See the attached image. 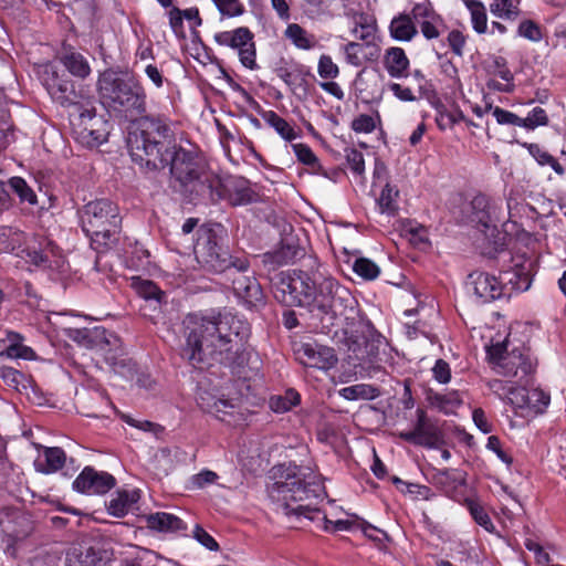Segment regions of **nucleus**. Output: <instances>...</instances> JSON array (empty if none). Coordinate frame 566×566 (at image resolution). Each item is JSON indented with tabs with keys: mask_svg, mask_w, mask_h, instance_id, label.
<instances>
[{
	"mask_svg": "<svg viewBox=\"0 0 566 566\" xmlns=\"http://www.w3.org/2000/svg\"><path fill=\"white\" fill-rule=\"evenodd\" d=\"M250 333L249 323L230 313L217 316L189 314L184 319L181 356L196 368L213 361H233L245 350Z\"/></svg>",
	"mask_w": 566,
	"mask_h": 566,
	"instance_id": "obj_1",
	"label": "nucleus"
},
{
	"mask_svg": "<svg viewBox=\"0 0 566 566\" xmlns=\"http://www.w3.org/2000/svg\"><path fill=\"white\" fill-rule=\"evenodd\" d=\"M269 478L272 483L268 485V493L276 512L296 521L307 518L319 522L327 532L348 531L352 527L350 521L331 520L313 506V500L325 495V488L322 476L310 467L279 464L271 469Z\"/></svg>",
	"mask_w": 566,
	"mask_h": 566,
	"instance_id": "obj_2",
	"label": "nucleus"
},
{
	"mask_svg": "<svg viewBox=\"0 0 566 566\" xmlns=\"http://www.w3.org/2000/svg\"><path fill=\"white\" fill-rule=\"evenodd\" d=\"M311 271L289 270L277 273L273 279L274 297L286 306H304L312 304L314 308L326 315L342 314L352 300L347 289L321 271L316 260L311 261Z\"/></svg>",
	"mask_w": 566,
	"mask_h": 566,
	"instance_id": "obj_3",
	"label": "nucleus"
},
{
	"mask_svg": "<svg viewBox=\"0 0 566 566\" xmlns=\"http://www.w3.org/2000/svg\"><path fill=\"white\" fill-rule=\"evenodd\" d=\"M132 159L149 170L165 168L167 154L177 145L167 118L144 116L137 122V130L128 138Z\"/></svg>",
	"mask_w": 566,
	"mask_h": 566,
	"instance_id": "obj_4",
	"label": "nucleus"
},
{
	"mask_svg": "<svg viewBox=\"0 0 566 566\" xmlns=\"http://www.w3.org/2000/svg\"><path fill=\"white\" fill-rule=\"evenodd\" d=\"M167 155L165 167H170L171 176L185 190L212 202L219 201L221 179L208 171L191 151L176 146Z\"/></svg>",
	"mask_w": 566,
	"mask_h": 566,
	"instance_id": "obj_5",
	"label": "nucleus"
},
{
	"mask_svg": "<svg viewBox=\"0 0 566 566\" xmlns=\"http://www.w3.org/2000/svg\"><path fill=\"white\" fill-rule=\"evenodd\" d=\"M97 87L101 98L126 118L146 112V91L134 77H120L116 72L107 70L99 75Z\"/></svg>",
	"mask_w": 566,
	"mask_h": 566,
	"instance_id": "obj_6",
	"label": "nucleus"
},
{
	"mask_svg": "<svg viewBox=\"0 0 566 566\" xmlns=\"http://www.w3.org/2000/svg\"><path fill=\"white\" fill-rule=\"evenodd\" d=\"M223 228L221 224L201 227L197 231L193 252L200 266L211 273L228 272L234 262L231 261L223 244Z\"/></svg>",
	"mask_w": 566,
	"mask_h": 566,
	"instance_id": "obj_7",
	"label": "nucleus"
},
{
	"mask_svg": "<svg viewBox=\"0 0 566 566\" xmlns=\"http://www.w3.org/2000/svg\"><path fill=\"white\" fill-rule=\"evenodd\" d=\"M81 221L84 232L93 241L107 244L120 226L118 207L107 199L88 202L81 213Z\"/></svg>",
	"mask_w": 566,
	"mask_h": 566,
	"instance_id": "obj_8",
	"label": "nucleus"
},
{
	"mask_svg": "<svg viewBox=\"0 0 566 566\" xmlns=\"http://www.w3.org/2000/svg\"><path fill=\"white\" fill-rule=\"evenodd\" d=\"M488 357L494 371L504 377H516L522 380L535 369V364L528 353L520 349L507 352L504 342L488 347Z\"/></svg>",
	"mask_w": 566,
	"mask_h": 566,
	"instance_id": "obj_9",
	"label": "nucleus"
},
{
	"mask_svg": "<svg viewBox=\"0 0 566 566\" xmlns=\"http://www.w3.org/2000/svg\"><path fill=\"white\" fill-rule=\"evenodd\" d=\"M25 243L27 237L22 231L12 228L0 229V252L14 253L17 256L36 266L52 265L49 256V251L53 253L51 243H49L48 249L43 251L32 250L29 245H25Z\"/></svg>",
	"mask_w": 566,
	"mask_h": 566,
	"instance_id": "obj_10",
	"label": "nucleus"
},
{
	"mask_svg": "<svg viewBox=\"0 0 566 566\" xmlns=\"http://www.w3.org/2000/svg\"><path fill=\"white\" fill-rule=\"evenodd\" d=\"M249 263L237 261L227 272L235 296L248 307H258L264 304V294L258 280L248 274Z\"/></svg>",
	"mask_w": 566,
	"mask_h": 566,
	"instance_id": "obj_11",
	"label": "nucleus"
},
{
	"mask_svg": "<svg viewBox=\"0 0 566 566\" xmlns=\"http://www.w3.org/2000/svg\"><path fill=\"white\" fill-rule=\"evenodd\" d=\"M253 38V33L245 27H240L231 31L219 32L214 35V40L219 45L237 50L240 62L249 70H255L259 67Z\"/></svg>",
	"mask_w": 566,
	"mask_h": 566,
	"instance_id": "obj_12",
	"label": "nucleus"
},
{
	"mask_svg": "<svg viewBox=\"0 0 566 566\" xmlns=\"http://www.w3.org/2000/svg\"><path fill=\"white\" fill-rule=\"evenodd\" d=\"M197 402L205 412L212 415L220 421L233 424L240 420L238 402L233 399H226L214 388L210 389L200 385Z\"/></svg>",
	"mask_w": 566,
	"mask_h": 566,
	"instance_id": "obj_13",
	"label": "nucleus"
},
{
	"mask_svg": "<svg viewBox=\"0 0 566 566\" xmlns=\"http://www.w3.org/2000/svg\"><path fill=\"white\" fill-rule=\"evenodd\" d=\"M40 78L50 96L60 105L67 107L78 104L80 94L75 91L74 84L61 75L55 65H42Z\"/></svg>",
	"mask_w": 566,
	"mask_h": 566,
	"instance_id": "obj_14",
	"label": "nucleus"
},
{
	"mask_svg": "<svg viewBox=\"0 0 566 566\" xmlns=\"http://www.w3.org/2000/svg\"><path fill=\"white\" fill-rule=\"evenodd\" d=\"M534 262L524 255L512 258V265L500 272L499 283L503 286V296L513 292H525L532 284Z\"/></svg>",
	"mask_w": 566,
	"mask_h": 566,
	"instance_id": "obj_15",
	"label": "nucleus"
},
{
	"mask_svg": "<svg viewBox=\"0 0 566 566\" xmlns=\"http://www.w3.org/2000/svg\"><path fill=\"white\" fill-rule=\"evenodd\" d=\"M411 14L417 29H420L427 40L438 39L447 29L443 18L434 10L430 0L413 2Z\"/></svg>",
	"mask_w": 566,
	"mask_h": 566,
	"instance_id": "obj_16",
	"label": "nucleus"
},
{
	"mask_svg": "<svg viewBox=\"0 0 566 566\" xmlns=\"http://www.w3.org/2000/svg\"><path fill=\"white\" fill-rule=\"evenodd\" d=\"M294 352L298 361L306 367L327 370L337 363L335 350L316 342L301 343Z\"/></svg>",
	"mask_w": 566,
	"mask_h": 566,
	"instance_id": "obj_17",
	"label": "nucleus"
},
{
	"mask_svg": "<svg viewBox=\"0 0 566 566\" xmlns=\"http://www.w3.org/2000/svg\"><path fill=\"white\" fill-rule=\"evenodd\" d=\"M115 478L91 467L84 468L73 482V489L86 494H104L115 486Z\"/></svg>",
	"mask_w": 566,
	"mask_h": 566,
	"instance_id": "obj_18",
	"label": "nucleus"
},
{
	"mask_svg": "<svg viewBox=\"0 0 566 566\" xmlns=\"http://www.w3.org/2000/svg\"><path fill=\"white\" fill-rule=\"evenodd\" d=\"M467 289L481 303L491 302L503 296V286L499 283L497 277L488 273H471L467 282Z\"/></svg>",
	"mask_w": 566,
	"mask_h": 566,
	"instance_id": "obj_19",
	"label": "nucleus"
},
{
	"mask_svg": "<svg viewBox=\"0 0 566 566\" xmlns=\"http://www.w3.org/2000/svg\"><path fill=\"white\" fill-rule=\"evenodd\" d=\"M465 482L467 474L459 469L438 470L432 475V483L448 497L458 503H462L463 499H465L463 494Z\"/></svg>",
	"mask_w": 566,
	"mask_h": 566,
	"instance_id": "obj_20",
	"label": "nucleus"
},
{
	"mask_svg": "<svg viewBox=\"0 0 566 566\" xmlns=\"http://www.w3.org/2000/svg\"><path fill=\"white\" fill-rule=\"evenodd\" d=\"M399 437L407 442L428 448L434 447L440 439L438 429L427 421L423 411H419L413 430L400 432Z\"/></svg>",
	"mask_w": 566,
	"mask_h": 566,
	"instance_id": "obj_21",
	"label": "nucleus"
},
{
	"mask_svg": "<svg viewBox=\"0 0 566 566\" xmlns=\"http://www.w3.org/2000/svg\"><path fill=\"white\" fill-rule=\"evenodd\" d=\"M220 191L222 197L219 199L228 200L232 206H244L253 200L254 192L243 179L229 178L221 180Z\"/></svg>",
	"mask_w": 566,
	"mask_h": 566,
	"instance_id": "obj_22",
	"label": "nucleus"
},
{
	"mask_svg": "<svg viewBox=\"0 0 566 566\" xmlns=\"http://www.w3.org/2000/svg\"><path fill=\"white\" fill-rule=\"evenodd\" d=\"M273 71L293 92L302 86L305 77L308 75L305 66L294 64L285 59H280L275 63Z\"/></svg>",
	"mask_w": 566,
	"mask_h": 566,
	"instance_id": "obj_23",
	"label": "nucleus"
},
{
	"mask_svg": "<svg viewBox=\"0 0 566 566\" xmlns=\"http://www.w3.org/2000/svg\"><path fill=\"white\" fill-rule=\"evenodd\" d=\"M65 566H107V559L94 547H74L66 554Z\"/></svg>",
	"mask_w": 566,
	"mask_h": 566,
	"instance_id": "obj_24",
	"label": "nucleus"
},
{
	"mask_svg": "<svg viewBox=\"0 0 566 566\" xmlns=\"http://www.w3.org/2000/svg\"><path fill=\"white\" fill-rule=\"evenodd\" d=\"M355 39L363 41L371 57H378L380 49L377 44V25L366 17H360L352 29Z\"/></svg>",
	"mask_w": 566,
	"mask_h": 566,
	"instance_id": "obj_25",
	"label": "nucleus"
},
{
	"mask_svg": "<svg viewBox=\"0 0 566 566\" xmlns=\"http://www.w3.org/2000/svg\"><path fill=\"white\" fill-rule=\"evenodd\" d=\"M389 34L399 42H410L418 35V29L411 11L409 13H399L392 18L389 24Z\"/></svg>",
	"mask_w": 566,
	"mask_h": 566,
	"instance_id": "obj_26",
	"label": "nucleus"
},
{
	"mask_svg": "<svg viewBox=\"0 0 566 566\" xmlns=\"http://www.w3.org/2000/svg\"><path fill=\"white\" fill-rule=\"evenodd\" d=\"M78 127L81 128V138L88 145H97L104 140V135L95 128V124L99 122L96 118L94 107H85L78 114Z\"/></svg>",
	"mask_w": 566,
	"mask_h": 566,
	"instance_id": "obj_27",
	"label": "nucleus"
},
{
	"mask_svg": "<svg viewBox=\"0 0 566 566\" xmlns=\"http://www.w3.org/2000/svg\"><path fill=\"white\" fill-rule=\"evenodd\" d=\"M409 59L405 50L392 46L386 50L384 55V66L391 77L400 78L407 75L409 69Z\"/></svg>",
	"mask_w": 566,
	"mask_h": 566,
	"instance_id": "obj_28",
	"label": "nucleus"
},
{
	"mask_svg": "<svg viewBox=\"0 0 566 566\" xmlns=\"http://www.w3.org/2000/svg\"><path fill=\"white\" fill-rule=\"evenodd\" d=\"M146 523L148 528L164 533H174L187 528L186 523L181 518L166 512L147 515Z\"/></svg>",
	"mask_w": 566,
	"mask_h": 566,
	"instance_id": "obj_29",
	"label": "nucleus"
},
{
	"mask_svg": "<svg viewBox=\"0 0 566 566\" xmlns=\"http://www.w3.org/2000/svg\"><path fill=\"white\" fill-rule=\"evenodd\" d=\"M65 452L59 447L44 448L43 453L34 462L35 469L42 473H53L65 463Z\"/></svg>",
	"mask_w": 566,
	"mask_h": 566,
	"instance_id": "obj_30",
	"label": "nucleus"
},
{
	"mask_svg": "<svg viewBox=\"0 0 566 566\" xmlns=\"http://www.w3.org/2000/svg\"><path fill=\"white\" fill-rule=\"evenodd\" d=\"M284 36L298 50L311 51L318 46L315 34L310 33L297 23L287 24Z\"/></svg>",
	"mask_w": 566,
	"mask_h": 566,
	"instance_id": "obj_31",
	"label": "nucleus"
},
{
	"mask_svg": "<svg viewBox=\"0 0 566 566\" xmlns=\"http://www.w3.org/2000/svg\"><path fill=\"white\" fill-rule=\"evenodd\" d=\"M138 500L139 492L137 490L118 491L116 496L108 502L107 511L113 516L122 517L127 514Z\"/></svg>",
	"mask_w": 566,
	"mask_h": 566,
	"instance_id": "obj_32",
	"label": "nucleus"
},
{
	"mask_svg": "<svg viewBox=\"0 0 566 566\" xmlns=\"http://www.w3.org/2000/svg\"><path fill=\"white\" fill-rule=\"evenodd\" d=\"M63 66L75 77L86 78L91 74L87 59L78 52L66 51L60 56Z\"/></svg>",
	"mask_w": 566,
	"mask_h": 566,
	"instance_id": "obj_33",
	"label": "nucleus"
},
{
	"mask_svg": "<svg viewBox=\"0 0 566 566\" xmlns=\"http://www.w3.org/2000/svg\"><path fill=\"white\" fill-rule=\"evenodd\" d=\"M262 119L272 127L284 140L292 142L298 137L295 129L274 111L260 112Z\"/></svg>",
	"mask_w": 566,
	"mask_h": 566,
	"instance_id": "obj_34",
	"label": "nucleus"
},
{
	"mask_svg": "<svg viewBox=\"0 0 566 566\" xmlns=\"http://www.w3.org/2000/svg\"><path fill=\"white\" fill-rule=\"evenodd\" d=\"M130 285L134 291L146 301H155L157 304H161L166 297L165 292H163L153 281L144 280L139 276H133Z\"/></svg>",
	"mask_w": 566,
	"mask_h": 566,
	"instance_id": "obj_35",
	"label": "nucleus"
},
{
	"mask_svg": "<svg viewBox=\"0 0 566 566\" xmlns=\"http://www.w3.org/2000/svg\"><path fill=\"white\" fill-rule=\"evenodd\" d=\"M521 0H492L491 13L505 21H515L521 15Z\"/></svg>",
	"mask_w": 566,
	"mask_h": 566,
	"instance_id": "obj_36",
	"label": "nucleus"
},
{
	"mask_svg": "<svg viewBox=\"0 0 566 566\" xmlns=\"http://www.w3.org/2000/svg\"><path fill=\"white\" fill-rule=\"evenodd\" d=\"M470 12L473 30L479 34L488 32V15L484 3L480 0H462Z\"/></svg>",
	"mask_w": 566,
	"mask_h": 566,
	"instance_id": "obj_37",
	"label": "nucleus"
},
{
	"mask_svg": "<svg viewBox=\"0 0 566 566\" xmlns=\"http://www.w3.org/2000/svg\"><path fill=\"white\" fill-rule=\"evenodd\" d=\"M112 368L114 373L129 380H134V376H136V384L142 388H153L154 381L150 376L146 374H136L130 360L120 359L118 361H114L112 363Z\"/></svg>",
	"mask_w": 566,
	"mask_h": 566,
	"instance_id": "obj_38",
	"label": "nucleus"
},
{
	"mask_svg": "<svg viewBox=\"0 0 566 566\" xmlns=\"http://www.w3.org/2000/svg\"><path fill=\"white\" fill-rule=\"evenodd\" d=\"M339 396L346 400H373L380 396V390L369 384H357L342 388Z\"/></svg>",
	"mask_w": 566,
	"mask_h": 566,
	"instance_id": "obj_39",
	"label": "nucleus"
},
{
	"mask_svg": "<svg viewBox=\"0 0 566 566\" xmlns=\"http://www.w3.org/2000/svg\"><path fill=\"white\" fill-rule=\"evenodd\" d=\"M461 504H463L468 509L470 515L472 516L476 524L482 526L488 532H492L494 530V524L492 523L491 517L489 516V514L486 513L485 509L483 507L479 500L465 497L463 499Z\"/></svg>",
	"mask_w": 566,
	"mask_h": 566,
	"instance_id": "obj_40",
	"label": "nucleus"
},
{
	"mask_svg": "<svg viewBox=\"0 0 566 566\" xmlns=\"http://www.w3.org/2000/svg\"><path fill=\"white\" fill-rule=\"evenodd\" d=\"M345 60L349 65L361 66L365 61L373 60L369 51L366 49V44L353 41L344 45L343 48Z\"/></svg>",
	"mask_w": 566,
	"mask_h": 566,
	"instance_id": "obj_41",
	"label": "nucleus"
},
{
	"mask_svg": "<svg viewBox=\"0 0 566 566\" xmlns=\"http://www.w3.org/2000/svg\"><path fill=\"white\" fill-rule=\"evenodd\" d=\"M399 191L387 184L380 192L379 198L377 199V207L380 213L395 216L398 211L397 198Z\"/></svg>",
	"mask_w": 566,
	"mask_h": 566,
	"instance_id": "obj_42",
	"label": "nucleus"
},
{
	"mask_svg": "<svg viewBox=\"0 0 566 566\" xmlns=\"http://www.w3.org/2000/svg\"><path fill=\"white\" fill-rule=\"evenodd\" d=\"M471 205L474 211L473 221H476L483 228H489L492 223V217L488 197L484 195H478L473 198Z\"/></svg>",
	"mask_w": 566,
	"mask_h": 566,
	"instance_id": "obj_43",
	"label": "nucleus"
},
{
	"mask_svg": "<svg viewBox=\"0 0 566 566\" xmlns=\"http://www.w3.org/2000/svg\"><path fill=\"white\" fill-rule=\"evenodd\" d=\"M300 400V394L294 389H289L284 395L271 397L269 405L274 412H286L298 405Z\"/></svg>",
	"mask_w": 566,
	"mask_h": 566,
	"instance_id": "obj_44",
	"label": "nucleus"
},
{
	"mask_svg": "<svg viewBox=\"0 0 566 566\" xmlns=\"http://www.w3.org/2000/svg\"><path fill=\"white\" fill-rule=\"evenodd\" d=\"M460 122H465L468 125H474L471 120L467 119L460 109L448 112L444 108H438L436 123L441 130L451 128Z\"/></svg>",
	"mask_w": 566,
	"mask_h": 566,
	"instance_id": "obj_45",
	"label": "nucleus"
},
{
	"mask_svg": "<svg viewBox=\"0 0 566 566\" xmlns=\"http://www.w3.org/2000/svg\"><path fill=\"white\" fill-rule=\"evenodd\" d=\"M292 148L300 163L308 166L313 171L318 172L322 170L319 159L306 144H293Z\"/></svg>",
	"mask_w": 566,
	"mask_h": 566,
	"instance_id": "obj_46",
	"label": "nucleus"
},
{
	"mask_svg": "<svg viewBox=\"0 0 566 566\" xmlns=\"http://www.w3.org/2000/svg\"><path fill=\"white\" fill-rule=\"evenodd\" d=\"M353 271L364 280L371 281L379 276L380 268L367 258H358L353 264Z\"/></svg>",
	"mask_w": 566,
	"mask_h": 566,
	"instance_id": "obj_47",
	"label": "nucleus"
},
{
	"mask_svg": "<svg viewBox=\"0 0 566 566\" xmlns=\"http://www.w3.org/2000/svg\"><path fill=\"white\" fill-rule=\"evenodd\" d=\"M530 153L541 166H549L559 176L565 174L564 167L546 150L538 145H531Z\"/></svg>",
	"mask_w": 566,
	"mask_h": 566,
	"instance_id": "obj_48",
	"label": "nucleus"
},
{
	"mask_svg": "<svg viewBox=\"0 0 566 566\" xmlns=\"http://www.w3.org/2000/svg\"><path fill=\"white\" fill-rule=\"evenodd\" d=\"M317 74L324 80H334L339 75V67L328 54H322L317 62Z\"/></svg>",
	"mask_w": 566,
	"mask_h": 566,
	"instance_id": "obj_49",
	"label": "nucleus"
},
{
	"mask_svg": "<svg viewBox=\"0 0 566 566\" xmlns=\"http://www.w3.org/2000/svg\"><path fill=\"white\" fill-rule=\"evenodd\" d=\"M119 418L128 426L144 432H151L154 434H158L159 432L163 431V427L160 424L148 421L146 419H136L128 413L120 412Z\"/></svg>",
	"mask_w": 566,
	"mask_h": 566,
	"instance_id": "obj_50",
	"label": "nucleus"
},
{
	"mask_svg": "<svg viewBox=\"0 0 566 566\" xmlns=\"http://www.w3.org/2000/svg\"><path fill=\"white\" fill-rule=\"evenodd\" d=\"M405 234L409 242L417 248H422L429 243L428 230L421 224L406 227Z\"/></svg>",
	"mask_w": 566,
	"mask_h": 566,
	"instance_id": "obj_51",
	"label": "nucleus"
},
{
	"mask_svg": "<svg viewBox=\"0 0 566 566\" xmlns=\"http://www.w3.org/2000/svg\"><path fill=\"white\" fill-rule=\"evenodd\" d=\"M0 377L11 388L19 390L20 387L25 388L27 377L19 370L3 366L0 368Z\"/></svg>",
	"mask_w": 566,
	"mask_h": 566,
	"instance_id": "obj_52",
	"label": "nucleus"
},
{
	"mask_svg": "<svg viewBox=\"0 0 566 566\" xmlns=\"http://www.w3.org/2000/svg\"><path fill=\"white\" fill-rule=\"evenodd\" d=\"M503 401L514 406L515 408H524L528 405V395L524 386L511 385Z\"/></svg>",
	"mask_w": 566,
	"mask_h": 566,
	"instance_id": "obj_53",
	"label": "nucleus"
},
{
	"mask_svg": "<svg viewBox=\"0 0 566 566\" xmlns=\"http://www.w3.org/2000/svg\"><path fill=\"white\" fill-rule=\"evenodd\" d=\"M548 123V117L544 108L534 107L525 118H522L521 127L526 129H534L538 126H545Z\"/></svg>",
	"mask_w": 566,
	"mask_h": 566,
	"instance_id": "obj_54",
	"label": "nucleus"
},
{
	"mask_svg": "<svg viewBox=\"0 0 566 566\" xmlns=\"http://www.w3.org/2000/svg\"><path fill=\"white\" fill-rule=\"evenodd\" d=\"M517 35L532 42H539L543 38L539 25L533 20H523L518 24Z\"/></svg>",
	"mask_w": 566,
	"mask_h": 566,
	"instance_id": "obj_55",
	"label": "nucleus"
},
{
	"mask_svg": "<svg viewBox=\"0 0 566 566\" xmlns=\"http://www.w3.org/2000/svg\"><path fill=\"white\" fill-rule=\"evenodd\" d=\"M10 187L17 192L21 200L29 203H35L36 196L33 190L27 185V182L20 177H13L10 179Z\"/></svg>",
	"mask_w": 566,
	"mask_h": 566,
	"instance_id": "obj_56",
	"label": "nucleus"
},
{
	"mask_svg": "<svg viewBox=\"0 0 566 566\" xmlns=\"http://www.w3.org/2000/svg\"><path fill=\"white\" fill-rule=\"evenodd\" d=\"M1 355L8 358H22L25 360H32L35 358L34 350L31 347L23 345V343L15 346H7Z\"/></svg>",
	"mask_w": 566,
	"mask_h": 566,
	"instance_id": "obj_57",
	"label": "nucleus"
},
{
	"mask_svg": "<svg viewBox=\"0 0 566 566\" xmlns=\"http://www.w3.org/2000/svg\"><path fill=\"white\" fill-rule=\"evenodd\" d=\"M221 14L238 17L243 13V7L239 0H212Z\"/></svg>",
	"mask_w": 566,
	"mask_h": 566,
	"instance_id": "obj_58",
	"label": "nucleus"
},
{
	"mask_svg": "<svg viewBox=\"0 0 566 566\" xmlns=\"http://www.w3.org/2000/svg\"><path fill=\"white\" fill-rule=\"evenodd\" d=\"M192 534L193 538L207 549L212 552L219 551V544L217 543V541L200 525L195 526Z\"/></svg>",
	"mask_w": 566,
	"mask_h": 566,
	"instance_id": "obj_59",
	"label": "nucleus"
},
{
	"mask_svg": "<svg viewBox=\"0 0 566 566\" xmlns=\"http://www.w3.org/2000/svg\"><path fill=\"white\" fill-rule=\"evenodd\" d=\"M493 116L500 125H514L521 127L522 117L499 106L493 108Z\"/></svg>",
	"mask_w": 566,
	"mask_h": 566,
	"instance_id": "obj_60",
	"label": "nucleus"
},
{
	"mask_svg": "<svg viewBox=\"0 0 566 566\" xmlns=\"http://www.w3.org/2000/svg\"><path fill=\"white\" fill-rule=\"evenodd\" d=\"M346 159H347V163L349 165V168L355 172V174H363L364 170H365V160H364V156L360 151H358L357 149H354V148H350L346 151Z\"/></svg>",
	"mask_w": 566,
	"mask_h": 566,
	"instance_id": "obj_61",
	"label": "nucleus"
},
{
	"mask_svg": "<svg viewBox=\"0 0 566 566\" xmlns=\"http://www.w3.org/2000/svg\"><path fill=\"white\" fill-rule=\"evenodd\" d=\"M352 129L356 133H371L375 129V120L370 115L361 114L352 122Z\"/></svg>",
	"mask_w": 566,
	"mask_h": 566,
	"instance_id": "obj_62",
	"label": "nucleus"
},
{
	"mask_svg": "<svg viewBox=\"0 0 566 566\" xmlns=\"http://www.w3.org/2000/svg\"><path fill=\"white\" fill-rule=\"evenodd\" d=\"M432 374L440 384H448L451 379L450 365L443 359H438L432 368Z\"/></svg>",
	"mask_w": 566,
	"mask_h": 566,
	"instance_id": "obj_63",
	"label": "nucleus"
},
{
	"mask_svg": "<svg viewBox=\"0 0 566 566\" xmlns=\"http://www.w3.org/2000/svg\"><path fill=\"white\" fill-rule=\"evenodd\" d=\"M434 401L441 409L446 410V412H448L449 409L455 408L462 403V400L457 392L437 395L434 397Z\"/></svg>",
	"mask_w": 566,
	"mask_h": 566,
	"instance_id": "obj_64",
	"label": "nucleus"
}]
</instances>
